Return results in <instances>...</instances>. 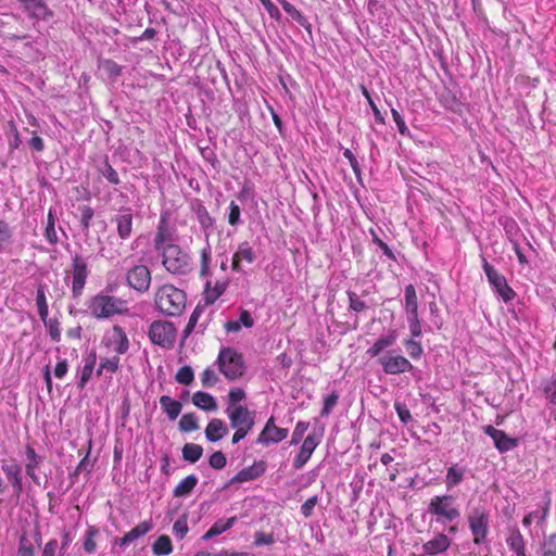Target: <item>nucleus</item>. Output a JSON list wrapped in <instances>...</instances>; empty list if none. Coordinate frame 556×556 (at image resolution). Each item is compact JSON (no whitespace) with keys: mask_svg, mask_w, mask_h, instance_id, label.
I'll list each match as a JSON object with an SVG mask.
<instances>
[{"mask_svg":"<svg viewBox=\"0 0 556 556\" xmlns=\"http://www.w3.org/2000/svg\"><path fill=\"white\" fill-rule=\"evenodd\" d=\"M467 522L475 544L485 542L490 531V510L485 505L479 503L469 508Z\"/></svg>","mask_w":556,"mask_h":556,"instance_id":"20e7f679","label":"nucleus"},{"mask_svg":"<svg viewBox=\"0 0 556 556\" xmlns=\"http://www.w3.org/2000/svg\"><path fill=\"white\" fill-rule=\"evenodd\" d=\"M78 211L80 212V225L85 232H88L91 226V220L94 215V211L89 205H80L78 206Z\"/></svg>","mask_w":556,"mask_h":556,"instance_id":"09e8293b","label":"nucleus"},{"mask_svg":"<svg viewBox=\"0 0 556 556\" xmlns=\"http://www.w3.org/2000/svg\"><path fill=\"white\" fill-rule=\"evenodd\" d=\"M227 219L229 225L232 227H237L242 224L241 208L235 201H231L229 204Z\"/></svg>","mask_w":556,"mask_h":556,"instance_id":"6e6d98bb","label":"nucleus"},{"mask_svg":"<svg viewBox=\"0 0 556 556\" xmlns=\"http://www.w3.org/2000/svg\"><path fill=\"white\" fill-rule=\"evenodd\" d=\"M451 539L443 532L437 533L431 540L421 545L425 555L435 556L446 552L451 546Z\"/></svg>","mask_w":556,"mask_h":556,"instance_id":"aec40b11","label":"nucleus"},{"mask_svg":"<svg viewBox=\"0 0 556 556\" xmlns=\"http://www.w3.org/2000/svg\"><path fill=\"white\" fill-rule=\"evenodd\" d=\"M405 311L407 316L418 315L417 293L413 285L405 287Z\"/></svg>","mask_w":556,"mask_h":556,"instance_id":"58836bf2","label":"nucleus"},{"mask_svg":"<svg viewBox=\"0 0 556 556\" xmlns=\"http://www.w3.org/2000/svg\"><path fill=\"white\" fill-rule=\"evenodd\" d=\"M237 517H230L228 519H218L213 526L202 535V540L208 541L214 536H217L235 526Z\"/></svg>","mask_w":556,"mask_h":556,"instance_id":"c756f323","label":"nucleus"},{"mask_svg":"<svg viewBox=\"0 0 556 556\" xmlns=\"http://www.w3.org/2000/svg\"><path fill=\"white\" fill-rule=\"evenodd\" d=\"M45 327L47 328L49 336L53 342H60L61 341V329H60V323L56 318H50L49 320L45 321Z\"/></svg>","mask_w":556,"mask_h":556,"instance_id":"680f3d73","label":"nucleus"},{"mask_svg":"<svg viewBox=\"0 0 556 556\" xmlns=\"http://www.w3.org/2000/svg\"><path fill=\"white\" fill-rule=\"evenodd\" d=\"M541 553H554L556 554V533H552L544 538L541 543Z\"/></svg>","mask_w":556,"mask_h":556,"instance_id":"774afa93","label":"nucleus"},{"mask_svg":"<svg viewBox=\"0 0 556 556\" xmlns=\"http://www.w3.org/2000/svg\"><path fill=\"white\" fill-rule=\"evenodd\" d=\"M256 260V253L248 241L241 242L237 252L232 256L231 269L236 273H242L241 262L245 261L252 264Z\"/></svg>","mask_w":556,"mask_h":556,"instance_id":"412c9836","label":"nucleus"},{"mask_svg":"<svg viewBox=\"0 0 556 556\" xmlns=\"http://www.w3.org/2000/svg\"><path fill=\"white\" fill-rule=\"evenodd\" d=\"M231 428L253 429L256 419V412L250 410L248 406L230 407L225 410Z\"/></svg>","mask_w":556,"mask_h":556,"instance_id":"4468645a","label":"nucleus"},{"mask_svg":"<svg viewBox=\"0 0 556 556\" xmlns=\"http://www.w3.org/2000/svg\"><path fill=\"white\" fill-rule=\"evenodd\" d=\"M339 400V394L336 391H332L324 399V406L320 410L321 417H327L332 412L333 407L337 405Z\"/></svg>","mask_w":556,"mask_h":556,"instance_id":"052dcab7","label":"nucleus"},{"mask_svg":"<svg viewBox=\"0 0 556 556\" xmlns=\"http://www.w3.org/2000/svg\"><path fill=\"white\" fill-rule=\"evenodd\" d=\"M482 268L492 290L498 298L505 303L511 302L517 294L507 283L505 276L500 274L484 257H482Z\"/></svg>","mask_w":556,"mask_h":556,"instance_id":"0eeeda50","label":"nucleus"},{"mask_svg":"<svg viewBox=\"0 0 556 556\" xmlns=\"http://www.w3.org/2000/svg\"><path fill=\"white\" fill-rule=\"evenodd\" d=\"M177 329L166 320H154L149 328L150 340L161 348L172 349L175 344Z\"/></svg>","mask_w":556,"mask_h":556,"instance_id":"6e6552de","label":"nucleus"},{"mask_svg":"<svg viewBox=\"0 0 556 556\" xmlns=\"http://www.w3.org/2000/svg\"><path fill=\"white\" fill-rule=\"evenodd\" d=\"M542 392L552 405H556V372L542 381Z\"/></svg>","mask_w":556,"mask_h":556,"instance_id":"79ce46f5","label":"nucleus"},{"mask_svg":"<svg viewBox=\"0 0 556 556\" xmlns=\"http://www.w3.org/2000/svg\"><path fill=\"white\" fill-rule=\"evenodd\" d=\"M320 440L315 434H308L300 448V452L293 459V468L299 470L305 466V464L309 460L313 452L319 445Z\"/></svg>","mask_w":556,"mask_h":556,"instance_id":"6ab92c4d","label":"nucleus"},{"mask_svg":"<svg viewBox=\"0 0 556 556\" xmlns=\"http://www.w3.org/2000/svg\"><path fill=\"white\" fill-rule=\"evenodd\" d=\"M155 306L165 316H180L186 307L187 295L173 285L160 287L155 293Z\"/></svg>","mask_w":556,"mask_h":556,"instance_id":"f257e3e1","label":"nucleus"},{"mask_svg":"<svg viewBox=\"0 0 556 556\" xmlns=\"http://www.w3.org/2000/svg\"><path fill=\"white\" fill-rule=\"evenodd\" d=\"M152 552L156 556H167L173 552L172 540L168 535L163 534L152 545Z\"/></svg>","mask_w":556,"mask_h":556,"instance_id":"a19ab883","label":"nucleus"},{"mask_svg":"<svg viewBox=\"0 0 556 556\" xmlns=\"http://www.w3.org/2000/svg\"><path fill=\"white\" fill-rule=\"evenodd\" d=\"M157 253L162 257V265L169 274L181 276L191 273L193 268L191 256L179 244L167 245Z\"/></svg>","mask_w":556,"mask_h":556,"instance_id":"7ed1b4c3","label":"nucleus"},{"mask_svg":"<svg viewBox=\"0 0 556 556\" xmlns=\"http://www.w3.org/2000/svg\"><path fill=\"white\" fill-rule=\"evenodd\" d=\"M191 211L194 213L206 238L211 235L215 219L210 215L207 208L200 199H193L190 202Z\"/></svg>","mask_w":556,"mask_h":556,"instance_id":"a211bd4d","label":"nucleus"},{"mask_svg":"<svg viewBox=\"0 0 556 556\" xmlns=\"http://www.w3.org/2000/svg\"><path fill=\"white\" fill-rule=\"evenodd\" d=\"M370 235H371V238H372V242L379 248L381 249L382 253L390 260L392 261H396V257H395V254L393 253V251L389 248V245L383 242L379 237H378V233L375 229H370Z\"/></svg>","mask_w":556,"mask_h":556,"instance_id":"69168bd1","label":"nucleus"},{"mask_svg":"<svg viewBox=\"0 0 556 556\" xmlns=\"http://www.w3.org/2000/svg\"><path fill=\"white\" fill-rule=\"evenodd\" d=\"M2 471L7 476L8 480L12 484L14 493L20 496L23 491L22 483V469L17 464H4L2 465Z\"/></svg>","mask_w":556,"mask_h":556,"instance_id":"a878e982","label":"nucleus"},{"mask_svg":"<svg viewBox=\"0 0 556 556\" xmlns=\"http://www.w3.org/2000/svg\"><path fill=\"white\" fill-rule=\"evenodd\" d=\"M153 528L151 520H144L127 532L123 538L116 539L115 544L121 546H127L139 538L146 535Z\"/></svg>","mask_w":556,"mask_h":556,"instance_id":"4be33fe9","label":"nucleus"},{"mask_svg":"<svg viewBox=\"0 0 556 556\" xmlns=\"http://www.w3.org/2000/svg\"><path fill=\"white\" fill-rule=\"evenodd\" d=\"M198 477L189 475L184 478L174 489L173 494L175 497H185L189 495L198 484Z\"/></svg>","mask_w":556,"mask_h":556,"instance_id":"f704fd0d","label":"nucleus"},{"mask_svg":"<svg viewBox=\"0 0 556 556\" xmlns=\"http://www.w3.org/2000/svg\"><path fill=\"white\" fill-rule=\"evenodd\" d=\"M362 93L366 98V100H367V102H368V104H369V106H370V109H371V111L374 113V117H375L376 123L384 124L383 115L381 114L380 110L378 109V106L374 102L369 90L365 86H362Z\"/></svg>","mask_w":556,"mask_h":556,"instance_id":"bf43d9fd","label":"nucleus"},{"mask_svg":"<svg viewBox=\"0 0 556 556\" xmlns=\"http://www.w3.org/2000/svg\"><path fill=\"white\" fill-rule=\"evenodd\" d=\"M228 432V427L222 419L213 418L206 426L205 438L208 442H217Z\"/></svg>","mask_w":556,"mask_h":556,"instance_id":"bb28decb","label":"nucleus"},{"mask_svg":"<svg viewBox=\"0 0 556 556\" xmlns=\"http://www.w3.org/2000/svg\"><path fill=\"white\" fill-rule=\"evenodd\" d=\"M24 8L35 18L46 20L52 16V12L42 0H21Z\"/></svg>","mask_w":556,"mask_h":556,"instance_id":"c85d7f7f","label":"nucleus"},{"mask_svg":"<svg viewBox=\"0 0 556 556\" xmlns=\"http://www.w3.org/2000/svg\"><path fill=\"white\" fill-rule=\"evenodd\" d=\"M245 399L247 394L242 388H231L228 393V404L226 408L242 406L240 403Z\"/></svg>","mask_w":556,"mask_h":556,"instance_id":"de8ad7c7","label":"nucleus"},{"mask_svg":"<svg viewBox=\"0 0 556 556\" xmlns=\"http://www.w3.org/2000/svg\"><path fill=\"white\" fill-rule=\"evenodd\" d=\"M346 294H348V298H349V308L351 311H353L355 313H361V312L365 311L368 307L366 302L361 300L359 296L354 291L349 290L346 292Z\"/></svg>","mask_w":556,"mask_h":556,"instance_id":"5fc2aeb1","label":"nucleus"},{"mask_svg":"<svg viewBox=\"0 0 556 556\" xmlns=\"http://www.w3.org/2000/svg\"><path fill=\"white\" fill-rule=\"evenodd\" d=\"M192 403L206 412H213L217 409V402L213 395L207 392L198 391L192 395Z\"/></svg>","mask_w":556,"mask_h":556,"instance_id":"72a5a7b5","label":"nucleus"},{"mask_svg":"<svg viewBox=\"0 0 556 556\" xmlns=\"http://www.w3.org/2000/svg\"><path fill=\"white\" fill-rule=\"evenodd\" d=\"M210 262H211V247L207 243L206 247L203 248L201 251V268H200L201 277H207L211 275Z\"/></svg>","mask_w":556,"mask_h":556,"instance_id":"4d7b16f0","label":"nucleus"},{"mask_svg":"<svg viewBox=\"0 0 556 556\" xmlns=\"http://www.w3.org/2000/svg\"><path fill=\"white\" fill-rule=\"evenodd\" d=\"M126 281L129 288L146 292L151 285V271L146 265H135L126 274Z\"/></svg>","mask_w":556,"mask_h":556,"instance_id":"ddd939ff","label":"nucleus"},{"mask_svg":"<svg viewBox=\"0 0 556 556\" xmlns=\"http://www.w3.org/2000/svg\"><path fill=\"white\" fill-rule=\"evenodd\" d=\"M404 345L407 349V353H408L409 357L413 359H418L424 354V349H422L421 344L419 342L415 341L413 338L405 340Z\"/></svg>","mask_w":556,"mask_h":556,"instance_id":"e2e57ef3","label":"nucleus"},{"mask_svg":"<svg viewBox=\"0 0 556 556\" xmlns=\"http://www.w3.org/2000/svg\"><path fill=\"white\" fill-rule=\"evenodd\" d=\"M282 9L290 15V17L301 25L308 34V37L313 40L312 24L289 1L278 0Z\"/></svg>","mask_w":556,"mask_h":556,"instance_id":"cd10ccee","label":"nucleus"},{"mask_svg":"<svg viewBox=\"0 0 556 556\" xmlns=\"http://www.w3.org/2000/svg\"><path fill=\"white\" fill-rule=\"evenodd\" d=\"M178 428L181 432H192L199 429L198 417L194 413L182 415Z\"/></svg>","mask_w":556,"mask_h":556,"instance_id":"37998d69","label":"nucleus"},{"mask_svg":"<svg viewBox=\"0 0 556 556\" xmlns=\"http://www.w3.org/2000/svg\"><path fill=\"white\" fill-rule=\"evenodd\" d=\"M17 556H35L34 544L25 534L18 540Z\"/></svg>","mask_w":556,"mask_h":556,"instance_id":"864d4df0","label":"nucleus"},{"mask_svg":"<svg viewBox=\"0 0 556 556\" xmlns=\"http://www.w3.org/2000/svg\"><path fill=\"white\" fill-rule=\"evenodd\" d=\"M549 505H551V497L548 493H546L545 498L540 505V509L529 513L525 516L522 523L525 527H529L533 520H536L539 523H543L548 515L549 511Z\"/></svg>","mask_w":556,"mask_h":556,"instance_id":"7c9ffc66","label":"nucleus"},{"mask_svg":"<svg viewBox=\"0 0 556 556\" xmlns=\"http://www.w3.org/2000/svg\"><path fill=\"white\" fill-rule=\"evenodd\" d=\"M97 363V353L94 350H91L88 355L84 358V366L80 370L77 371L79 377V381L77 382V387L79 389H84L87 382L90 380L94 366Z\"/></svg>","mask_w":556,"mask_h":556,"instance_id":"393cba45","label":"nucleus"},{"mask_svg":"<svg viewBox=\"0 0 556 556\" xmlns=\"http://www.w3.org/2000/svg\"><path fill=\"white\" fill-rule=\"evenodd\" d=\"M97 169L111 185L121 184L119 176L110 164L108 156H104L103 160L97 165Z\"/></svg>","mask_w":556,"mask_h":556,"instance_id":"e433bc0d","label":"nucleus"},{"mask_svg":"<svg viewBox=\"0 0 556 556\" xmlns=\"http://www.w3.org/2000/svg\"><path fill=\"white\" fill-rule=\"evenodd\" d=\"M396 338H397L396 331L391 330L388 334L379 337L376 340V342L366 351V354L371 358L380 357L381 353L386 349L394 345V343L396 342Z\"/></svg>","mask_w":556,"mask_h":556,"instance_id":"5701e85b","label":"nucleus"},{"mask_svg":"<svg viewBox=\"0 0 556 556\" xmlns=\"http://www.w3.org/2000/svg\"><path fill=\"white\" fill-rule=\"evenodd\" d=\"M175 241V228L169 225L168 214L162 213L156 232L153 240L154 250L161 251L164 250L167 245H174Z\"/></svg>","mask_w":556,"mask_h":556,"instance_id":"9b49d317","label":"nucleus"},{"mask_svg":"<svg viewBox=\"0 0 556 556\" xmlns=\"http://www.w3.org/2000/svg\"><path fill=\"white\" fill-rule=\"evenodd\" d=\"M203 312H204L203 306H201V305L195 306V308L193 309V312L189 318V321L184 330V339L188 338L192 333V331L194 330V327H195L199 318L203 314Z\"/></svg>","mask_w":556,"mask_h":556,"instance_id":"3c124183","label":"nucleus"},{"mask_svg":"<svg viewBox=\"0 0 556 556\" xmlns=\"http://www.w3.org/2000/svg\"><path fill=\"white\" fill-rule=\"evenodd\" d=\"M89 268L86 260L79 255L75 254L72 256V294L73 298L78 299L83 294V290L87 282V278L89 276Z\"/></svg>","mask_w":556,"mask_h":556,"instance_id":"9d476101","label":"nucleus"},{"mask_svg":"<svg viewBox=\"0 0 556 556\" xmlns=\"http://www.w3.org/2000/svg\"><path fill=\"white\" fill-rule=\"evenodd\" d=\"M187 514L181 515L173 526V532L178 539H184L188 533Z\"/></svg>","mask_w":556,"mask_h":556,"instance_id":"0e129e2a","label":"nucleus"},{"mask_svg":"<svg viewBox=\"0 0 556 556\" xmlns=\"http://www.w3.org/2000/svg\"><path fill=\"white\" fill-rule=\"evenodd\" d=\"M377 363L381 366L386 375H401L412 371L415 367L405 356L399 354L395 350L387 351Z\"/></svg>","mask_w":556,"mask_h":556,"instance_id":"1a4fd4ad","label":"nucleus"},{"mask_svg":"<svg viewBox=\"0 0 556 556\" xmlns=\"http://www.w3.org/2000/svg\"><path fill=\"white\" fill-rule=\"evenodd\" d=\"M182 458L190 463H197L203 455V447L195 443H186L181 450Z\"/></svg>","mask_w":556,"mask_h":556,"instance_id":"ea45409f","label":"nucleus"},{"mask_svg":"<svg viewBox=\"0 0 556 556\" xmlns=\"http://www.w3.org/2000/svg\"><path fill=\"white\" fill-rule=\"evenodd\" d=\"M308 427H309V422L298 421L293 429L289 444L290 445L299 444L303 440V437H304L305 432L307 431Z\"/></svg>","mask_w":556,"mask_h":556,"instance_id":"603ef678","label":"nucleus"},{"mask_svg":"<svg viewBox=\"0 0 556 556\" xmlns=\"http://www.w3.org/2000/svg\"><path fill=\"white\" fill-rule=\"evenodd\" d=\"M506 543L510 551L518 552L526 549V542L523 535L517 527L510 528L508 530V535L506 538Z\"/></svg>","mask_w":556,"mask_h":556,"instance_id":"4c0bfd02","label":"nucleus"},{"mask_svg":"<svg viewBox=\"0 0 556 556\" xmlns=\"http://www.w3.org/2000/svg\"><path fill=\"white\" fill-rule=\"evenodd\" d=\"M125 301L99 293L90 299L88 311L90 315L97 319L110 318L115 314H121L124 311Z\"/></svg>","mask_w":556,"mask_h":556,"instance_id":"39448f33","label":"nucleus"},{"mask_svg":"<svg viewBox=\"0 0 556 556\" xmlns=\"http://www.w3.org/2000/svg\"><path fill=\"white\" fill-rule=\"evenodd\" d=\"M208 464L214 469H223L227 465V458L220 451L214 452L210 458Z\"/></svg>","mask_w":556,"mask_h":556,"instance_id":"338daca9","label":"nucleus"},{"mask_svg":"<svg viewBox=\"0 0 556 556\" xmlns=\"http://www.w3.org/2000/svg\"><path fill=\"white\" fill-rule=\"evenodd\" d=\"M111 223L115 225L118 237L123 241L128 240L134 229V210L129 206H122L117 213L112 216Z\"/></svg>","mask_w":556,"mask_h":556,"instance_id":"f8f14e48","label":"nucleus"},{"mask_svg":"<svg viewBox=\"0 0 556 556\" xmlns=\"http://www.w3.org/2000/svg\"><path fill=\"white\" fill-rule=\"evenodd\" d=\"M465 473H466L465 467H460L457 464L452 465L447 469L446 475H445L444 482H445L446 489L450 491V490L456 488L457 485H459L464 480Z\"/></svg>","mask_w":556,"mask_h":556,"instance_id":"2f4dec72","label":"nucleus"},{"mask_svg":"<svg viewBox=\"0 0 556 556\" xmlns=\"http://www.w3.org/2000/svg\"><path fill=\"white\" fill-rule=\"evenodd\" d=\"M55 215L52 212V210H49L48 218H47V226L45 230V237L48 240L50 244H56L59 241L56 230H55Z\"/></svg>","mask_w":556,"mask_h":556,"instance_id":"c03bdc74","label":"nucleus"},{"mask_svg":"<svg viewBox=\"0 0 556 556\" xmlns=\"http://www.w3.org/2000/svg\"><path fill=\"white\" fill-rule=\"evenodd\" d=\"M219 371L228 379L236 380L243 376L245 364L243 356L233 348H223L217 357Z\"/></svg>","mask_w":556,"mask_h":556,"instance_id":"423d86ee","label":"nucleus"},{"mask_svg":"<svg viewBox=\"0 0 556 556\" xmlns=\"http://www.w3.org/2000/svg\"><path fill=\"white\" fill-rule=\"evenodd\" d=\"M98 534V529L96 527H89L85 533L83 547L84 551L88 554H93L97 549V544L94 542V536Z\"/></svg>","mask_w":556,"mask_h":556,"instance_id":"49530a36","label":"nucleus"},{"mask_svg":"<svg viewBox=\"0 0 556 556\" xmlns=\"http://www.w3.org/2000/svg\"><path fill=\"white\" fill-rule=\"evenodd\" d=\"M228 283L226 281H216L215 286L211 288V282L206 281L204 290V299L206 304H213L218 298H220L227 289Z\"/></svg>","mask_w":556,"mask_h":556,"instance_id":"c9c22d12","label":"nucleus"},{"mask_svg":"<svg viewBox=\"0 0 556 556\" xmlns=\"http://www.w3.org/2000/svg\"><path fill=\"white\" fill-rule=\"evenodd\" d=\"M288 429L275 425L274 417H270L256 439L257 444L269 445L279 443L288 437Z\"/></svg>","mask_w":556,"mask_h":556,"instance_id":"2eb2a0df","label":"nucleus"},{"mask_svg":"<svg viewBox=\"0 0 556 556\" xmlns=\"http://www.w3.org/2000/svg\"><path fill=\"white\" fill-rule=\"evenodd\" d=\"M428 513L442 525L457 521L462 516L457 498L453 494L433 496L428 504Z\"/></svg>","mask_w":556,"mask_h":556,"instance_id":"f03ea898","label":"nucleus"},{"mask_svg":"<svg viewBox=\"0 0 556 556\" xmlns=\"http://www.w3.org/2000/svg\"><path fill=\"white\" fill-rule=\"evenodd\" d=\"M160 405L169 420H175L180 415L182 408L179 401L174 400L168 395H162L160 397Z\"/></svg>","mask_w":556,"mask_h":556,"instance_id":"473e14b6","label":"nucleus"},{"mask_svg":"<svg viewBox=\"0 0 556 556\" xmlns=\"http://www.w3.org/2000/svg\"><path fill=\"white\" fill-rule=\"evenodd\" d=\"M119 367V357L114 356L112 358H105L100 362L99 368L97 370V375L101 376L103 370L110 372H116Z\"/></svg>","mask_w":556,"mask_h":556,"instance_id":"13d9d810","label":"nucleus"},{"mask_svg":"<svg viewBox=\"0 0 556 556\" xmlns=\"http://www.w3.org/2000/svg\"><path fill=\"white\" fill-rule=\"evenodd\" d=\"M484 433L493 440L500 453H506L518 446V439L508 437L503 430L496 429L493 426H485Z\"/></svg>","mask_w":556,"mask_h":556,"instance_id":"dca6fc26","label":"nucleus"},{"mask_svg":"<svg viewBox=\"0 0 556 556\" xmlns=\"http://www.w3.org/2000/svg\"><path fill=\"white\" fill-rule=\"evenodd\" d=\"M175 379L180 384H184V386L191 384L194 380V374H193L192 368L188 365L180 367L175 376Z\"/></svg>","mask_w":556,"mask_h":556,"instance_id":"8fccbe9b","label":"nucleus"},{"mask_svg":"<svg viewBox=\"0 0 556 556\" xmlns=\"http://www.w3.org/2000/svg\"><path fill=\"white\" fill-rule=\"evenodd\" d=\"M267 465L264 460H256L253 465L245 467L238 471L228 482L227 485L235 483H243L252 480H256L262 477L266 471Z\"/></svg>","mask_w":556,"mask_h":556,"instance_id":"f3484780","label":"nucleus"},{"mask_svg":"<svg viewBox=\"0 0 556 556\" xmlns=\"http://www.w3.org/2000/svg\"><path fill=\"white\" fill-rule=\"evenodd\" d=\"M25 454L27 457L25 465L26 475L35 484L40 485V479L36 473V468L43 462V457L37 455L36 451L30 445H26Z\"/></svg>","mask_w":556,"mask_h":556,"instance_id":"b1692460","label":"nucleus"},{"mask_svg":"<svg viewBox=\"0 0 556 556\" xmlns=\"http://www.w3.org/2000/svg\"><path fill=\"white\" fill-rule=\"evenodd\" d=\"M113 331H114L115 336L117 337L115 351L118 354L126 353L129 349V341H128V338H127L125 331L123 330V328L121 326H117V325H115L113 327Z\"/></svg>","mask_w":556,"mask_h":556,"instance_id":"a18cd8bd","label":"nucleus"}]
</instances>
